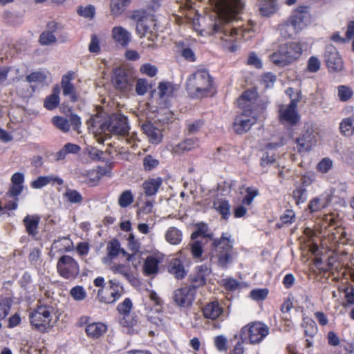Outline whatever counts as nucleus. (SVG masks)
<instances>
[{
  "label": "nucleus",
  "mask_w": 354,
  "mask_h": 354,
  "mask_svg": "<svg viewBox=\"0 0 354 354\" xmlns=\"http://www.w3.org/2000/svg\"><path fill=\"white\" fill-rule=\"evenodd\" d=\"M209 1L214 10L210 15L198 19L200 22L205 24V26L198 31L202 35L220 34L223 46L231 52L236 50L238 46L235 42L241 37L244 39L250 37L251 35L247 36L246 34H249L251 29L245 28L237 29L230 26H223V24L236 18L237 15L243 8L242 0Z\"/></svg>",
  "instance_id": "1"
},
{
  "label": "nucleus",
  "mask_w": 354,
  "mask_h": 354,
  "mask_svg": "<svg viewBox=\"0 0 354 354\" xmlns=\"http://www.w3.org/2000/svg\"><path fill=\"white\" fill-rule=\"evenodd\" d=\"M89 122L99 133L126 137L130 130L127 118L119 113H114L106 118H104L102 113H97L91 118Z\"/></svg>",
  "instance_id": "2"
},
{
  "label": "nucleus",
  "mask_w": 354,
  "mask_h": 354,
  "mask_svg": "<svg viewBox=\"0 0 354 354\" xmlns=\"http://www.w3.org/2000/svg\"><path fill=\"white\" fill-rule=\"evenodd\" d=\"M214 248L210 254L212 263L222 268H227L233 259V241L228 232L223 233L222 236L214 240Z\"/></svg>",
  "instance_id": "3"
},
{
  "label": "nucleus",
  "mask_w": 354,
  "mask_h": 354,
  "mask_svg": "<svg viewBox=\"0 0 354 354\" xmlns=\"http://www.w3.org/2000/svg\"><path fill=\"white\" fill-rule=\"evenodd\" d=\"M212 87V79L205 70H198L192 73L187 81V91L192 97L207 96Z\"/></svg>",
  "instance_id": "4"
},
{
  "label": "nucleus",
  "mask_w": 354,
  "mask_h": 354,
  "mask_svg": "<svg viewBox=\"0 0 354 354\" xmlns=\"http://www.w3.org/2000/svg\"><path fill=\"white\" fill-rule=\"evenodd\" d=\"M303 53V48L299 42H288L281 45L270 56V60L278 66H286L298 60Z\"/></svg>",
  "instance_id": "5"
},
{
  "label": "nucleus",
  "mask_w": 354,
  "mask_h": 354,
  "mask_svg": "<svg viewBox=\"0 0 354 354\" xmlns=\"http://www.w3.org/2000/svg\"><path fill=\"white\" fill-rule=\"evenodd\" d=\"M55 308L49 305L39 306L29 314V319L33 328L40 332H46L53 327L55 319Z\"/></svg>",
  "instance_id": "6"
},
{
  "label": "nucleus",
  "mask_w": 354,
  "mask_h": 354,
  "mask_svg": "<svg viewBox=\"0 0 354 354\" xmlns=\"http://www.w3.org/2000/svg\"><path fill=\"white\" fill-rule=\"evenodd\" d=\"M270 333L269 327L263 322H254L243 326L240 332L243 341H248L251 344L261 343Z\"/></svg>",
  "instance_id": "7"
},
{
  "label": "nucleus",
  "mask_w": 354,
  "mask_h": 354,
  "mask_svg": "<svg viewBox=\"0 0 354 354\" xmlns=\"http://www.w3.org/2000/svg\"><path fill=\"white\" fill-rule=\"evenodd\" d=\"M124 290L122 285L115 279L109 281V287L106 290L100 288L97 291L98 300L104 304H114L124 295Z\"/></svg>",
  "instance_id": "8"
},
{
  "label": "nucleus",
  "mask_w": 354,
  "mask_h": 354,
  "mask_svg": "<svg viewBox=\"0 0 354 354\" xmlns=\"http://www.w3.org/2000/svg\"><path fill=\"white\" fill-rule=\"evenodd\" d=\"M57 269L61 277L68 280L75 279L80 273L78 263L68 255H64L59 259Z\"/></svg>",
  "instance_id": "9"
},
{
  "label": "nucleus",
  "mask_w": 354,
  "mask_h": 354,
  "mask_svg": "<svg viewBox=\"0 0 354 354\" xmlns=\"http://www.w3.org/2000/svg\"><path fill=\"white\" fill-rule=\"evenodd\" d=\"M299 99H292L288 105H280L279 120L283 124L295 125L300 119L297 111Z\"/></svg>",
  "instance_id": "10"
},
{
  "label": "nucleus",
  "mask_w": 354,
  "mask_h": 354,
  "mask_svg": "<svg viewBox=\"0 0 354 354\" xmlns=\"http://www.w3.org/2000/svg\"><path fill=\"white\" fill-rule=\"evenodd\" d=\"M257 112L252 110H243V113L235 118L234 129L238 134H242L250 129L256 122Z\"/></svg>",
  "instance_id": "11"
},
{
  "label": "nucleus",
  "mask_w": 354,
  "mask_h": 354,
  "mask_svg": "<svg viewBox=\"0 0 354 354\" xmlns=\"http://www.w3.org/2000/svg\"><path fill=\"white\" fill-rule=\"evenodd\" d=\"M196 292V288L193 286L178 288L174 292L173 299L180 307H189L194 300Z\"/></svg>",
  "instance_id": "12"
},
{
  "label": "nucleus",
  "mask_w": 354,
  "mask_h": 354,
  "mask_svg": "<svg viewBox=\"0 0 354 354\" xmlns=\"http://www.w3.org/2000/svg\"><path fill=\"white\" fill-rule=\"evenodd\" d=\"M317 134L312 128L308 127L303 133L296 139V149L299 153L310 151L317 145Z\"/></svg>",
  "instance_id": "13"
},
{
  "label": "nucleus",
  "mask_w": 354,
  "mask_h": 354,
  "mask_svg": "<svg viewBox=\"0 0 354 354\" xmlns=\"http://www.w3.org/2000/svg\"><path fill=\"white\" fill-rule=\"evenodd\" d=\"M288 24L295 33H298L305 28L310 22V15L306 10L296 11L288 19Z\"/></svg>",
  "instance_id": "14"
},
{
  "label": "nucleus",
  "mask_w": 354,
  "mask_h": 354,
  "mask_svg": "<svg viewBox=\"0 0 354 354\" xmlns=\"http://www.w3.org/2000/svg\"><path fill=\"white\" fill-rule=\"evenodd\" d=\"M325 62L330 71L338 72L343 69L342 59L335 48L333 46H329L326 48Z\"/></svg>",
  "instance_id": "15"
},
{
  "label": "nucleus",
  "mask_w": 354,
  "mask_h": 354,
  "mask_svg": "<svg viewBox=\"0 0 354 354\" xmlns=\"http://www.w3.org/2000/svg\"><path fill=\"white\" fill-rule=\"evenodd\" d=\"M113 82L115 87L120 91H128L132 88L133 80L122 68H117L115 71Z\"/></svg>",
  "instance_id": "16"
},
{
  "label": "nucleus",
  "mask_w": 354,
  "mask_h": 354,
  "mask_svg": "<svg viewBox=\"0 0 354 354\" xmlns=\"http://www.w3.org/2000/svg\"><path fill=\"white\" fill-rule=\"evenodd\" d=\"M164 256L162 254H153L147 257L144 262L142 270L145 275L151 276L158 273L159 264L162 262Z\"/></svg>",
  "instance_id": "17"
},
{
  "label": "nucleus",
  "mask_w": 354,
  "mask_h": 354,
  "mask_svg": "<svg viewBox=\"0 0 354 354\" xmlns=\"http://www.w3.org/2000/svg\"><path fill=\"white\" fill-rule=\"evenodd\" d=\"M106 250L107 255L102 259L103 263L106 265L111 264L112 260L116 258L120 253L124 256L127 254L126 251L121 248L120 242L116 239L111 240L108 243Z\"/></svg>",
  "instance_id": "18"
},
{
  "label": "nucleus",
  "mask_w": 354,
  "mask_h": 354,
  "mask_svg": "<svg viewBox=\"0 0 354 354\" xmlns=\"http://www.w3.org/2000/svg\"><path fill=\"white\" fill-rule=\"evenodd\" d=\"M257 98V93L254 90H247L238 100V104L243 110H252L257 112L254 104Z\"/></svg>",
  "instance_id": "19"
},
{
  "label": "nucleus",
  "mask_w": 354,
  "mask_h": 354,
  "mask_svg": "<svg viewBox=\"0 0 354 354\" xmlns=\"http://www.w3.org/2000/svg\"><path fill=\"white\" fill-rule=\"evenodd\" d=\"M63 183L64 180L59 176L53 175L40 176L30 183V186L33 189H39L48 185H62Z\"/></svg>",
  "instance_id": "20"
},
{
  "label": "nucleus",
  "mask_w": 354,
  "mask_h": 354,
  "mask_svg": "<svg viewBox=\"0 0 354 354\" xmlns=\"http://www.w3.org/2000/svg\"><path fill=\"white\" fill-rule=\"evenodd\" d=\"M258 10L262 17H270L279 10V4L276 0H259Z\"/></svg>",
  "instance_id": "21"
},
{
  "label": "nucleus",
  "mask_w": 354,
  "mask_h": 354,
  "mask_svg": "<svg viewBox=\"0 0 354 354\" xmlns=\"http://www.w3.org/2000/svg\"><path fill=\"white\" fill-rule=\"evenodd\" d=\"M128 247L130 250H131L133 253L132 254H127L128 261L132 263L133 266L136 268L137 265L139 264L140 254L138 252L140 244V242L135 239L133 234H130L128 238Z\"/></svg>",
  "instance_id": "22"
},
{
  "label": "nucleus",
  "mask_w": 354,
  "mask_h": 354,
  "mask_svg": "<svg viewBox=\"0 0 354 354\" xmlns=\"http://www.w3.org/2000/svg\"><path fill=\"white\" fill-rule=\"evenodd\" d=\"M111 36L113 40L122 46H127L131 41V34L120 26L113 28Z\"/></svg>",
  "instance_id": "23"
},
{
  "label": "nucleus",
  "mask_w": 354,
  "mask_h": 354,
  "mask_svg": "<svg viewBox=\"0 0 354 354\" xmlns=\"http://www.w3.org/2000/svg\"><path fill=\"white\" fill-rule=\"evenodd\" d=\"M162 184L161 177L150 178L145 180L142 183V189L147 196H155Z\"/></svg>",
  "instance_id": "24"
},
{
  "label": "nucleus",
  "mask_w": 354,
  "mask_h": 354,
  "mask_svg": "<svg viewBox=\"0 0 354 354\" xmlns=\"http://www.w3.org/2000/svg\"><path fill=\"white\" fill-rule=\"evenodd\" d=\"M142 129L152 144H158L162 141V131L159 129L155 127L151 123H144L142 126Z\"/></svg>",
  "instance_id": "25"
},
{
  "label": "nucleus",
  "mask_w": 354,
  "mask_h": 354,
  "mask_svg": "<svg viewBox=\"0 0 354 354\" xmlns=\"http://www.w3.org/2000/svg\"><path fill=\"white\" fill-rule=\"evenodd\" d=\"M168 271L178 279L184 278L187 274L183 263L179 258H174L170 261Z\"/></svg>",
  "instance_id": "26"
},
{
  "label": "nucleus",
  "mask_w": 354,
  "mask_h": 354,
  "mask_svg": "<svg viewBox=\"0 0 354 354\" xmlns=\"http://www.w3.org/2000/svg\"><path fill=\"white\" fill-rule=\"evenodd\" d=\"M213 208L224 219H228L230 216L231 205L228 201L224 198H216L213 202Z\"/></svg>",
  "instance_id": "27"
},
{
  "label": "nucleus",
  "mask_w": 354,
  "mask_h": 354,
  "mask_svg": "<svg viewBox=\"0 0 354 354\" xmlns=\"http://www.w3.org/2000/svg\"><path fill=\"white\" fill-rule=\"evenodd\" d=\"M26 232L30 236H35L38 232L40 217L37 215H27L23 221Z\"/></svg>",
  "instance_id": "28"
},
{
  "label": "nucleus",
  "mask_w": 354,
  "mask_h": 354,
  "mask_svg": "<svg viewBox=\"0 0 354 354\" xmlns=\"http://www.w3.org/2000/svg\"><path fill=\"white\" fill-rule=\"evenodd\" d=\"M223 312V308L220 306L218 301H213L207 304L203 310L204 317L211 319H217Z\"/></svg>",
  "instance_id": "29"
},
{
  "label": "nucleus",
  "mask_w": 354,
  "mask_h": 354,
  "mask_svg": "<svg viewBox=\"0 0 354 354\" xmlns=\"http://www.w3.org/2000/svg\"><path fill=\"white\" fill-rule=\"evenodd\" d=\"M131 0H110V12L113 17H120L127 8Z\"/></svg>",
  "instance_id": "30"
},
{
  "label": "nucleus",
  "mask_w": 354,
  "mask_h": 354,
  "mask_svg": "<svg viewBox=\"0 0 354 354\" xmlns=\"http://www.w3.org/2000/svg\"><path fill=\"white\" fill-rule=\"evenodd\" d=\"M199 146V140L198 138H188L175 145L172 151L176 153L189 151Z\"/></svg>",
  "instance_id": "31"
},
{
  "label": "nucleus",
  "mask_w": 354,
  "mask_h": 354,
  "mask_svg": "<svg viewBox=\"0 0 354 354\" xmlns=\"http://www.w3.org/2000/svg\"><path fill=\"white\" fill-rule=\"evenodd\" d=\"M158 88L160 97L167 100L175 95L178 90V86L171 82H160Z\"/></svg>",
  "instance_id": "32"
},
{
  "label": "nucleus",
  "mask_w": 354,
  "mask_h": 354,
  "mask_svg": "<svg viewBox=\"0 0 354 354\" xmlns=\"http://www.w3.org/2000/svg\"><path fill=\"white\" fill-rule=\"evenodd\" d=\"M329 202V196L327 194H322L312 199L308 203V208L312 212H318L326 207Z\"/></svg>",
  "instance_id": "33"
},
{
  "label": "nucleus",
  "mask_w": 354,
  "mask_h": 354,
  "mask_svg": "<svg viewBox=\"0 0 354 354\" xmlns=\"http://www.w3.org/2000/svg\"><path fill=\"white\" fill-rule=\"evenodd\" d=\"M72 75L68 74L64 75L61 82L63 94L66 96H70V99L73 102L77 101V96L75 93V88L73 84L71 82Z\"/></svg>",
  "instance_id": "34"
},
{
  "label": "nucleus",
  "mask_w": 354,
  "mask_h": 354,
  "mask_svg": "<svg viewBox=\"0 0 354 354\" xmlns=\"http://www.w3.org/2000/svg\"><path fill=\"white\" fill-rule=\"evenodd\" d=\"M107 326L101 322H94L86 327V333L92 338H98L106 333Z\"/></svg>",
  "instance_id": "35"
},
{
  "label": "nucleus",
  "mask_w": 354,
  "mask_h": 354,
  "mask_svg": "<svg viewBox=\"0 0 354 354\" xmlns=\"http://www.w3.org/2000/svg\"><path fill=\"white\" fill-rule=\"evenodd\" d=\"M165 240L171 245H178L183 239L182 232L176 227L168 228L165 234Z\"/></svg>",
  "instance_id": "36"
},
{
  "label": "nucleus",
  "mask_w": 354,
  "mask_h": 354,
  "mask_svg": "<svg viewBox=\"0 0 354 354\" xmlns=\"http://www.w3.org/2000/svg\"><path fill=\"white\" fill-rule=\"evenodd\" d=\"M59 88L57 86L53 90V93L47 96L44 100V106L48 110L55 109L59 103Z\"/></svg>",
  "instance_id": "37"
},
{
  "label": "nucleus",
  "mask_w": 354,
  "mask_h": 354,
  "mask_svg": "<svg viewBox=\"0 0 354 354\" xmlns=\"http://www.w3.org/2000/svg\"><path fill=\"white\" fill-rule=\"evenodd\" d=\"M302 326L304 328V333L306 336L314 337L317 333V326L316 322L311 318L304 317L303 319Z\"/></svg>",
  "instance_id": "38"
},
{
  "label": "nucleus",
  "mask_w": 354,
  "mask_h": 354,
  "mask_svg": "<svg viewBox=\"0 0 354 354\" xmlns=\"http://www.w3.org/2000/svg\"><path fill=\"white\" fill-rule=\"evenodd\" d=\"M152 21L147 17L140 19L137 21L136 24V32L137 34L140 37H145L148 33H150V24Z\"/></svg>",
  "instance_id": "39"
},
{
  "label": "nucleus",
  "mask_w": 354,
  "mask_h": 354,
  "mask_svg": "<svg viewBox=\"0 0 354 354\" xmlns=\"http://www.w3.org/2000/svg\"><path fill=\"white\" fill-rule=\"evenodd\" d=\"M196 276L195 281L198 282L200 284H204L206 281L207 277L211 273V268L206 264L198 266L196 268Z\"/></svg>",
  "instance_id": "40"
},
{
  "label": "nucleus",
  "mask_w": 354,
  "mask_h": 354,
  "mask_svg": "<svg viewBox=\"0 0 354 354\" xmlns=\"http://www.w3.org/2000/svg\"><path fill=\"white\" fill-rule=\"evenodd\" d=\"M177 48L183 57L189 62H194L196 60L195 54L192 48H190L185 42L179 41L177 43Z\"/></svg>",
  "instance_id": "41"
},
{
  "label": "nucleus",
  "mask_w": 354,
  "mask_h": 354,
  "mask_svg": "<svg viewBox=\"0 0 354 354\" xmlns=\"http://www.w3.org/2000/svg\"><path fill=\"white\" fill-rule=\"evenodd\" d=\"M77 12L80 16L91 20L95 16V8L91 4L80 6L78 7Z\"/></svg>",
  "instance_id": "42"
},
{
  "label": "nucleus",
  "mask_w": 354,
  "mask_h": 354,
  "mask_svg": "<svg viewBox=\"0 0 354 354\" xmlns=\"http://www.w3.org/2000/svg\"><path fill=\"white\" fill-rule=\"evenodd\" d=\"M339 129L344 135H352L354 133V117L343 120L340 124Z\"/></svg>",
  "instance_id": "43"
},
{
  "label": "nucleus",
  "mask_w": 354,
  "mask_h": 354,
  "mask_svg": "<svg viewBox=\"0 0 354 354\" xmlns=\"http://www.w3.org/2000/svg\"><path fill=\"white\" fill-rule=\"evenodd\" d=\"M70 295L75 301H81L86 298L87 293L83 286L78 285L71 289Z\"/></svg>",
  "instance_id": "44"
},
{
  "label": "nucleus",
  "mask_w": 354,
  "mask_h": 354,
  "mask_svg": "<svg viewBox=\"0 0 354 354\" xmlns=\"http://www.w3.org/2000/svg\"><path fill=\"white\" fill-rule=\"evenodd\" d=\"M110 270L114 274H120L127 280H130L131 278L129 268L124 264H113L110 267Z\"/></svg>",
  "instance_id": "45"
},
{
  "label": "nucleus",
  "mask_w": 354,
  "mask_h": 354,
  "mask_svg": "<svg viewBox=\"0 0 354 354\" xmlns=\"http://www.w3.org/2000/svg\"><path fill=\"white\" fill-rule=\"evenodd\" d=\"M53 124L59 130L66 133L70 130V123L66 118L55 116L52 119Z\"/></svg>",
  "instance_id": "46"
},
{
  "label": "nucleus",
  "mask_w": 354,
  "mask_h": 354,
  "mask_svg": "<svg viewBox=\"0 0 354 354\" xmlns=\"http://www.w3.org/2000/svg\"><path fill=\"white\" fill-rule=\"evenodd\" d=\"M133 202V196L130 190L123 192L118 198V204L121 207H127Z\"/></svg>",
  "instance_id": "47"
},
{
  "label": "nucleus",
  "mask_w": 354,
  "mask_h": 354,
  "mask_svg": "<svg viewBox=\"0 0 354 354\" xmlns=\"http://www.w3.org/2000/svg\"><path fill=\"white\" fill-rule=\"evenodd\" d=\"M259 195V190L254 187H249L246 189V195L243 198L242 203L243 205H250L254 198Z\"/></svg>",
  "instance_id": "48"
},
{
  "label": "nucleus",
  "mask_w": 354,
  "mask_h": 354,
  "mask_svg": "<svg viewBox=\"0 0 354 354\" xmlns=\"http://www.w3.org/2000/svg\"><path fill=\"white\" fill-rule=\"evenodd\" d=\"M158 165L159 160L151 155L146 156L143 159V167L146 171H151L156 168Z\"/></svg>",
  "instance_id": "49"
},
{
  "label": "nucleus",
  "mask_w": 354,
  "mask_h": 354,
  "mask_svg": "<svg viewBox=\"0 0 354 354\" xmlns=\"http://www.w3.org/2000/svg\"><path fill=\"white\" fill-rule=\"evenodd\" d=\"M39 41L42 45H50L56 41V37L53 31H44L40 35Z\"/></svg>",
  "instance_id": "50"
},
{
  "label": "nucleus",
  "mask_w": 354,
  "mask_h": 354,
  "mask_svg": "<svg viewBox=\"0 0 354 354\" xmlns=\"http://www.w3.org/2000/svg\"><path fill=\"white\" fill-rule=\"evenodd\" d=\"M46 80V75L40 71H35L26 77V80L29 83H43Z\"/></svg>",
  "instance_id": "51"
},
{
  "label": "nucleus",
  "mask_w": 354,
  "mask_h": 354,
  "mask_svg": "<svg viewBox=\"0 0 354 354\" xmlns=\"http://www.w3.org/2000/svg\"><path fill=\"white\" fill-rule=\"evenodd\" d=\"M268 295V290L267 288H259L252 290L250 293V297L255 301L264 300Z\"/></svg>",
  "instance_id": "52"
},
{
  "label": "nucleus",
  "mask_w": 354,
  "mask_h": 354,
  "mask_svg": "<svg viewBox=\"0 0 354 354\" xmlns=\"http://www.w3.org/2000/svg\"><path fill=\"white\" fill-rule=\"evenodd\" d=\"M64 195L71 203H79L82 201V195L74 189H67Z\"/></svg>",
  "instance_id": "53"
},
{
  "label": "nucleus",
  "mask_w": 354,
  "mask_h": 354,
  "mask_svg": "<svg viewBox=\"0 0 354 354\" xmlns=\"http://www.w3.org/2000/svg\"><path fill=\"white\" fill-rule=\"evenodd\" d=\"M332 167V160L328 158H324L317 164V169L323 174H326L331 169Z\"/></svg>",
  "instance_id": "54"
},
{
  "label": "nucleus",
  "mask_w": 354,
  "mask_h": 354,
  "mask_svg": "<svg viewBox=\"0 0 354 354\" xmlns=\"http://www.w3.org/2000/svg\"><path fill=\"white\" fill-rule=\"evenodd\" d=\"M214 346L218 351H226L227 350V340L224 335H218L214 338Z\"/></svg>",
  "instance_id": "55"
},
{
  "label": "nucleus",
  "mask_w": 354,
  "mask_h": 354,
  "mask_svg": "<svg viewBox=\"0 0 354 354\" xmlns=\"http://www.w3.org/2000/svg\"><path fill=\"white\" fill-rule=\"evenodd\" d=\"M306 190L303 187H297L292 192V197L297 204L304 203L306 200Z\"/></svg>",
  "instance_id": "56"
},
{
  "label": "nucleus",
  "mask_w": 354,
  "mask_h": 354,
  "mask_svg": "<svg viewBox=\"0 0 354 354\" xmlns=\"http://www.w3.org/2000/svg\"><path fill=\"white\" fill-rule=\"evenodd\" d=\"M279 29L281 36L285 38H290L293 35V34H296L291 28L290 24H288V20L283 24H280Z\"/></svg>",
  "instance_id": "57"
},
{
  "label": "nucleus",
  "mask_w": 354,
  "mask_h": 354,
  "mask_svg": "<svg viewBox=\"0 0 354 354\" xmlns=\"http://www.w3.org/2000/svg\"><path fill=\"white\" fill-rule=\"evenodd\" d=\"M140 72L149 77H154L158 72V68L156 66L149 63L144 64L140 66Z\"/></svg>",
  "instance_id": "58"
},
{
  "label": "nucleus",
  "mask_w": 354,
  "mask_h": 354,
  "mask_svg": "<svg viewBox=\"0 0 354 354\" xmlns=\"http://www.w3.org/2000/svg\"><path fill=\"white\" fill-rule=\"evenodd\" d=\"M321 62L319 59L315 57L311 56L308 60L307 68L308 70L311 73L317 72L320 69Z\"/></svg>",
  "instance_id": "59"
},
{
  "label": "nucleus",
  "mask_w": 354,
  "mask_h": 354,
  "mask_svg": "<svg viewBox=\"0 0 354 354\" xmlns=\"http://www.w3.org/2000/svg\"><path fill=\"white\" fill-rule=\"evenodd\" d=\"M190 248L193 257L194 259L201 258L203 252L201 243L198 241H195L192 244H190Z\"/></svg>",
  "instance_id": "60"
},
{
  "label": "nucleus",
  "mask_w": 354,
  "mask_h": 354,
  "mask_svg": "<svg viewBox=\"0 0 354 354\" xmlns=\"http://www.w3.org/2000/svg\"><path fill=\"white\" fill-rule=\"evenodd\" d=\"M280 220L284 225L292 224L295 220V214L292 209H286L283 215L281 216Z\"/></svg>",
  "instance_id": "61"
},
{
  "label": "nucleus",
  "mask_w": 354,
  "mask_h": 354,
  "mask_svg": "<svg viewBox=\"0 0 354 354\" xmlns=\"http://www.w3.org/2000/svg\"><path fill=\"white\" fill-rule=\"evenodd\" d=\"M207 232H208L207 225L204 223H201V224L198 225L197 230L192 234L191 238H192V239L194 240V239H197L199 236L205 237V236H208Z\"/></svg>",
  "instance_id": "62"
},
{
  "label": "nucleus",
  "mask_w": 354,
  "mask_h": 354,
  "mask_svg": "<svg viewBox=\"0 0 354 354\" xmlns=\"http://www.w3.org/2000/svg\"><path fill=\"white\" fill-rule=\"evenodd\" d=\"M353 92L350 88L345 86L338 87V96L342 101H346L351 97Z\"/></svg>",
  "instance_id": "63"
},
{
  "label": "nucleus",
  "mask_w": 354,
  "mask_h": 354,
  "mask_svg": "<svg viewBox=\"0 0 354 354\" xmlns=\"http://www.w3.org/2000/svg\"><path fill=\"white\" fill-rule=\"evenodd\" d=\"M346 303L344 307H348L349 305L354 304V288L348 286L344 290Z\"/></svg>",
  "instance_id": "64"
}]
</instances>
